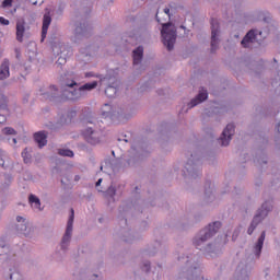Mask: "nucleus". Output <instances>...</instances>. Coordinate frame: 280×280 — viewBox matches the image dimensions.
I'll use <instances>...</instances> for the list:
<instances>
[{
	"label": "nucleus",
	"instance_id": "obj_1",
	"mask_svg": "<svg viewBox=\"0 0 280 280\" xmlns=\"http://www.w3.org/2000/svg\"><path fill=\"white\" fill-rule=\"evenodd\" d=\"M155 19L160 25H162V38L163 45L167 47L168 51L174 49V44L176 43V27L170 23V20H165V14L158 11L155 14Z\"/></svg>",
	"mask_w": 280,
	"mask_h": 280
},
{
	"label": "nucleus",
	"instance_id": "obj_2",
	"mask_svg": "<svg viewBox=\"0 0 280 280\" xmlns=\"http://www.w3.org/2000/svg\"><path fill=\"white\" fill-rule=\"evenodd\" d=\"M220 226H222V223L215 221L201 230L199 234L194 238V245L196 246V248L202 250L205 242H207V240H211V237H213V235H215L218 231H220Z\"/></svg>",
	"mask_w": 280,
	"mask_h": 280
},
{
	"label": "nucleus",
	"instance_id": "obj_3",
	"mask_svg": "<svg viewBox=\"0 0 280 280\" xmlns=\"http://www.w3.org/2000/svg\"><path fill=\"white\" fill-rule=\"evenodd\" d=\"M74 86H78V82L73 80L65 82L60 95V102H67V100L75 102L78 100H82V93L80 92V88L75 89Z\"/></svg>",
	"mask_w": 280,
	"mask_h": 280
},
{
	"label": "nucleus",
	"instance_id": "obj_4",
	"mask_svg": "<svg viewBox=\"0 0 280 280\" xmlns=\"http://www.w3.org/2000/svg\"><path fill=\"white\" fill-rule=\"evenodd\" d=\"M191 159L185 164L184 167V176H188L189 178H198L200 176V165H198L199 160L196 154L190 155Z\"/></svg>",
	"mask_w": 280,
	"mask_h": 280
},
{
	"label": "nucleus",
	"instance_id": "obj_5",
	"mask_svg": "<svg viewBox=\"0 0 280 280\" xmlns=\"http://www.w3.org/2000/svg\"><path fill=\"white\" fill-rule=\"evenodd\" d=\"M75 218V212L71 209V214L67 222L66 232L61 238V249L67 250L69 248V244H71V237L73 236V220Z\"/></svg>",
	"mask_w": 280,
	"mask_h": 280
},
{
	"label": "nucleus",
	"instance_id": "obj_6",
	"mask_svg": "<svg viewBox=\"0 0 280 280\" xmlns=\"http://www.w3.org/2000/svg\"><path fill=\"white\" fill-rule=\"evenodd\" d=\"M101 85L106 86L105 95L107 97H115L117 95V81H115V78L105 77L101 79Z\"/></svg>",
	"mask_w": 280,
	"mask_h": 280
},
{
	"label": "nucleus",
	"instance_id": "obj_7",
	"mask_svg": "<svg viewBox=\"0 0 280 280\" xmlns=\"http://www.w3.org/2000/svg\"><path fill=\"white\" fill-rule=\"evenodd\" d=\"M220 36V23L218 20H211V51L218 50V47L220 45V39L218 38Z\"/></svg>",
	"mask_w": 280,
	"mask_h": 280
},
{
	"label": "nucleus",
	"instance_id": "obj_8",
	"mask_svg": "<svg viewBox=\"0 0 280 280\" xmlns=\"http://www.w3.org/2000/svg\"><path fill=\"white\" fill-rule=\"evenodd\" d=\"M82 135L88 141V143H91L92 145H95L100 143V139H102V133L100 131L93 130V127H88L82 131Z\"/></svg>",
	"mask_w": 280,
	"mask_h": 280
},
{
	"label": "nucleus",
	"instance_id": "obj_9",
	"mask_svg": "<svg viewBox=\"0 0 280 280\" xmlns=\"http://www.w3.org/2000/svg\"><path fill=\"white\" fill-rule=\"evenodd\" d=\"M234 135H235V125L229 124L220 137L221 145L223 147L229 145Z\"/></svg>",
	"mask_w": 280,
	"mask_h": 280
},
{
	"label": "nucleus",
	"instance_id": "obj_10",
	"mask_svg": "<svg viewBox=\"0 0 280 280\" xmlns=\"http://www.w3.org/2000/svg\"><path fill=\"white\" fill-rule=\"evenodd\" d=\"M16 222L18 224L15 225V228L18 233H20L21 235H25L27 237V235H30V225H28L27 219L21 215H18Z\"/></svg>",
	"mask_w": 280,
	"mask_h": 280
},
{
	"label": "nucleus",
	"instance_id": "obj_11",
	"mask_svg": "<svg viewBox=\"0 0 280 280\" xmlns=\"http://www.w3.org/2000/svg\"><path fill=\"white\" fill-rule=\"evenodd\" d=\"M275 205V201L272 199L266 200L260 209L257 211L256 215H259L260 218H262V220H266V218L268 217V213H270V211H272V207Z\"/></svg>",
	"mask_w": 280,
	"mask_h": 280
},
{
	"label": "nucleus",
	"instance_id": "obj_12",
	"mask_svg": "<svg viewBox=\"0 0 280 280\" xmlns=\"http://www.w3.org/2000/svg\"><path fill=\"white\" fill-rule=\"evenodd\" d=\"M264 242H266V231H262L260 236L258 237L257 242L253 247V253L257 259L261 257V250L264 248Z\"/></svg>",
	"mask_w": 280,
	"mask_h": 280
},
{
	"label": "nucleus",
	"instance_id": "obj_13",
	"mask_svg": "<svg viewBox=\"0 0 280 280\" xmlns=\"http://www.w3.org/2000/svg\"><path fill=\"white\" fill-rule=\"evenodd\" d=\"M208 97L209 93L207 92V90H205V88H202L199 91V94L190 101V103L188 104V108H194L195 106H198V104H202V102H205V100H207Z\"/></svg>",
	"mask_w": 280,
	"mask_h": 280
},
{
	"label": "nucleus",
	"instance_id": "obj_14",
	"mask_svg": "<svg viewBox=\"0 0 280 280\" xmlns=\"http://www.w3.org/2000/svg\"><path fill=\"white\" fill-rule=\"evenodd\" d=\"M200 266L197 265L195 267H190L186 273L183 275V277L179 278V280H198V277H200Z\"/></svg>",
	"mask_w": 280,
	"mask_h": 280
},
{
	"label": "nucleus",
	"instance_id": "obj_15",
	"mask_svg": "<svg viewBox=\"0 0 280 280\" xmlns=\"http://www.w3.org/2000/svg\"><path fill=\"white\" fill-rule=\"evenodd\" d=\"M88 26L86 23L77 25L74 28V36L72 37L73 43H78V40L84 38V36H86V32H88Z\"/></svg>",
	"mask_w": 280,
	"mask_h": 280
},
{
	"label": "nucleus",
	"instance_id": "obj_16",
	"mask_svg": "<svg viewBox=\"0 0 280 280\" xmlns=\"http://www.w3.org/2000/svg\"><path fill=\"white\" fill-rule=\"evenodd\" d=\"M253 43H257V33L249 31L241 42V45L245 48L253 47Z\"/></svg>",
	"mask_w": 280,
	"mask_h": 280
},
{
	"label": "nucleus",
	"instance_id": "obj_17",
	"mask_svg": "<svg viewBox=\"0 0 280 280\" xmlns=\"http://www.w3.org/2000/svg\"><path fill=\"white\" fill-rule=\"evenodd\" d=\"M49 25H51V15L49 13H45L43 18V26H42V40L47 38V32L49 30Z\"/></svg>",
	"mask_w": 280,
	"mask_h": 280
},
{
	"label": "nucleus",
	"instance_id": "obj_18",
	"mask_svg": "<svg viewBox=\"0 0 280 280\" xmlns=\"http://www.w3.org/2000/svg\"><path fill=\"white\" fill-rule=\"evenodd\" d=\"M25 36V20H19L16 22V40L23 43V37Z\"/></svg>",
	"mask_w": 280,
	"mask_h": 280
},
{
	"label": "nucleus",
	"instance_id": "obj_19",
	"mask_svg": "<svg viewBox=\"0 0 280 280\" xmlns=\"http://www.w3.org/2000/svg\"><path fill=\"white\" fill-rule=\"evenodd\" d=\"M261 222H264V219L259 214H255L247 229V235H253V233H255V229H257Z\"/></svg>",
	"mask_w": 280,
	"mask_h": 280
},
{
	"label": "nucleus",
	"instance_id": "obj_20",
	"mask_svg": "<svg viewBox=\"0 0 280 280\" xmlns=\"http://www.w3.org/2000/svg\"><path fill=\"white\" fill-rule=\"evenodd\" d=\"M34 140L38 148H45L47 145V133L45 131H39L34 135Z\"/></svg>",
	"mask_w": 280,
	"mask_h": 280
},
{
	"label": "nucleus",
	"instance_id": "obj_21",
	"mask_svg": "<svg viewBox=\"0 0 280 280\" xmlns=\"http://www.w3.org/2000/svg\"><path fill=\"white\" fill-rule=\"evenodd\" d=\"M10 75V61L5 59L0 66V80H8Z\"/></svg>",
	"mask_w": 280,
	"mask_h": 280
},
{
	"label": "nucleus",
	"instance_id": "obj_22",
	"mask_svg": "<svg viewBox=\"0 0 280 280\" xmlns=\"http://www.w3.org/2000/svg\"><path fill=\"white\" fill-rule=\"evenodd\" d=\"M93 89H97V81L85 83L79 88L81 92V97H84L89 91H93Z\"/></svg>",
	"mask_w": 280,
	"mask_h": 280
},
{
	"label": "nucleus",
	"instance_id": "obj_23",
	"mask_svg": "<svg viewBox=\"0 0 280 280\" xmlns=\"http://www.w3.org/2000/svg\"><path fill=\"white\" fill-rule=\"evenodd\" d=\"M28 202L35 211H43V208L40 207V199L35 195H30Z\"/></svg>",
	"mask_w": 280,
	"mask_h": 280
},
{
	"label": "nucleus",
	"instance_id": "obj_24",
	"mask_svg": "<svg viewBox=\"0 0 280 280\" xmlns=\"http://www.w3.org/2000/svg\"><path fill=\"white\" fill-rule=\"evenodd\" d=\"M141 60H143V48L139 46L133 50V65H141Z\"/></svg>",
	"mask_w": 280,
	"mask_h": 280
},
{
	"label": "nucleus",
	"instance_id": "obj_25",
	"mask_svg": "<svg viewBox=\"0 0 280 280\" xmlns=\"http://www.w3.org/2000/svg\"><path fill=\"white\" fill-rule=\"evenodd\" d=\"M208 188L206 187L205 190V200L206 202H213L215 200V196H213V187L211 186V183L207 184Z\"/></svg>",
	"mask_w": 280,
	"mask_h": 280
},
{
	"label": "nucleus",
	"instance_id": "obj_26",
	"mask_svg": "<svg viewBox=\"0 0 280 280\" xmlns=\"http://www.w3.org/2000/svg\"><path fill=\"white\" fill-rule=\"evenodd\" d=\"M77 115L78 112H75V109L68 110L67 114L62 116L61 124H71V120L75 118Z\"/></svg>",
	"mask_w": 280,
	"mask_h": 280
},
{
	"label": "nucleus",
	"instance_id": "obj_27",
	"mask_svg": "<svg viewBox=\"0 0 280 280\" xmlns=\"http://www.w3.org/2000/svg\"><path fill=\"white\" fill-rule=\"evenodd\" d=\"M206 253H208L209 255H211V257H213V255L218 254V245H213V244H208L205 247Z\"/></svg>",
	"mask_w": 280,
	"mask_h": 280
},
{
	"label": "nucleus",
	"instance_id": "obj_28",
	"mask_svg": "<svg viewBox=\"0 0 280 280\" xmlns=\"http://www.w3.org/2000/svg\"><path fill=\"white\" fill-rule=\"evenodd\" d=\"M49 91L50 92H47V97L49 98V100H56V97H57V95H58V88H56L55 85H51L50 88H49Z\"/></svg>",
	"mask_w": 280,
	"mask_h": 280
},
{
	"label": "nucleus",
	"instance_id": "obj_29",
	"mask_svg": "<svg viewBox=\"0 0 280 280\" xmlns=\"http://www.w3.org/2000/svg\"><path fill=\"white\" fill-rule=\"evenodd\" d=\"M58 154L60 156H68L69 159H73V152L69 149H59Z\"/></svg>",
	"mask_w": 280,
	"mask_h": 280
},
{
	"label": "nucleus",
	"instance_id": "obj_30",
	"mask_svg": "<svg viewBox=\"0 0 280 280\" xmlns=\"http://www.w3.org/2000/svg\"><path fill=\"white\" fill-rule=\"evenodd\" d=\"M113 107L110 106V104H105L102 108V113H103V117H110Z\"/></svg>",
	"mask_w": 280,
	"mask_h": 280
},
{
	"label": "nucleus",
	"instance_id": "obj_31",
	"mask_svg": "<svg viewBox=\"0 0 280 280\" xmlns=\"http://www.w3.org/2000/svg\"><path fill=\"white\" fill-rule=\"evenodd\" d=\"M2 132L4 133V135H7V136H16L18 133H16V130L14 129V128H12V127H4L3 129H2Z\"/></svg>",
	"mask_w": 280,
	"mask_h": 280
},
{
	"label": "nucleus",
	"instance_id": "obj_32",
	"mask_svg": "<svg viewBox=\"0 0 280 280\" xmlns=\"http://www.w3.org/2000/svg\"><path fill=\"white\" fill-rule=\"evenodd\" d=\"M22 156L24 159V163H31L32 162V155H30L27 153V149H25L23 152H22Z\"/></svg>",
	"mask_w": 280,
	"mask_h": 280
},
{
	"label": "nucleus",
	"instance_id": "obj_33",
	"mask_svg": "<svg viewBox=\"0 0 280 280\" xmlns=\"http://www.w3.org/2000/svg\"><path fill=\"white\" fill-rule=\"evenodd\" d=\"M160 14H164V21H170V19H171L170 8L163 9V11H160Z\"/></svg>",
	"mask_w": 280,
	"mask_h": 280
},
{
	"label": "nucleus",
	"instance_id": "obj_34",
	"mask_svg": "<svg viewBox=\"0 0 280 280\" xmlns=\"http://www.w3.org/2000/svg\"><path fill=\"white\" fill-rule=\"evenodd\" d=\"M141 145H139V144H133L132 147H131V152H138V158L139 156H142V153H141Z\"/></svg>",
	"mask_w": 280,
	"mask_h": 280
},
{
	"label": "nucleus",
	"instance_id": "obj_35",
	"mask_svg": "<svg viewBox=\"0 0 280 280\" xmlns=\"http://www.w3.org/2000/svg\"><path fill=\"white\" fill-rule=\"evenodd\" d=\"M14 0H3L2 8H12V2Z\"/></svg>",
	"mask_w": 280,
	"mask_h": 280
},
{
	"label": "nucleus",
	"instance_id": "obj_36",
	"mask_svg": "<svg viewBox=\"0 0 280 280\" xmlns=\"http://www.w3.org/2000/svg\"><path fill=\"white\" fill-rule=\"evenodd\" d=\"M107 194L113 197V196H115V194H117V190L115 189L114 186H110V187L107 189Z\"/></svg>",
	"mask_w": 280,
	"mask_h": 280
},
{
	"label": "nucleus",
	"instance_id": "obj_37",
	"mask_svg": "<svg viewBox=\"0 0 280 280\" xmlns=\"http://www.w3.org/2000/svg\"><path fill=\"white\" fill-rule=\"evenodd\" d=\"M142 270L144 272H150V261H144Z\"/></svg>",
	"mask_w": 280,
	"mask_h": 280
},
{
	"label": "nucleus",
	"instance_id": "obj_38",
	"mask_svg": "<svg viewBox=\"0 0 280 280\" xmlns=\"http://www.w3.org/2000/svg\"><path fill=\"white\" fill-rule=\"evenodd\" d=\"M0 24L1 25H10V20H8L3 16H0Z\"/></svg>",
	"mask_w": 280,
	"mask_h": 280
},
{
	"label": "nucleus",
	"instance_id": "obj_39",
	"mask_svg": "<svg viewBox=\"0 0 280 280\" xmlns=\"http://www.w3.org/2000/svg\"><path fill=\"white\" fill-rule=\"evenodd\" d=\"M59 65H62V62H66L65 58L60 57L57 61Z\"/></svg>",
	"mask_w": 280,
	"mask_h": 280
},
{
	"label": "nucleus",
	"instance_id": "obj_40",
	"mask_svg": "<svg viewBox=\"0 0 280 280\" xmlns=\"http://www.w3.org/2000/svg\"><path fill=\"white\" fill-rule=\"evenodd\" d=\"M102 178H100L97 182H96V187H100L102 185Z\"/></svg>",
	"mask_w": 280,
	"mask_h": 280
},
{
	"label": "nucleus",
	"instance_id": "obj_41",
	"mask_svg": "<svg viewBox=\"0 0 280 280\" xmlns=\"http://www.w3.org/2000/svg\"><path fill=\"white\" fill-rule=\"evenodd\" d=\"M92 75H93V73L88 72V73L85 74V78H91Z\"/></svg>",
	"mask_w": 280,
	"mask_h": 280
},
{
	"label": "nucleus",
	"instance_id": "obj_42",
	"mask_svg": "<svg viewBox=\"0 0 280 280\" xmlns=\"http://www.w3.org/2000/svg\"><path fill=\"white\" fill-rule=\"evenodd\" d=\"M12 143H13V145H16V143H18L16 138L12 139Z\"/></svg>",
	"mask_w": 280,
	"mask_h": 280
},
{
	"label": "nucleus",
	"instance_id": "obj_43",
	"mask_svg": "<svg viewBox=\"0 0 280 280\" xmlns=\"http://www.w3.org/2000/svg\"><path fill=\"white\" fill-rule=\"evenodd\" d=\"M277 130H278V132L280 133V122H279L278 126H277Z\"/></svg>",
	"mask_w": 280,
	"mask_h": 280
},
{
	"label": "nucleus",
	"instance_id": "obj_44",
	"mask_svg": "<svg viewBox=\"0 0 280 280\" xmlns=\"http://www.w3.org/2000/svg\"><path fill=\"white\" fill-rule=\"evenodd\" d=\"M10 279H11V280H13V279H14V273H12V275L10 276Z\"/></svg>",
	"mask_w": 280,
	"mask_h": 280
},
{
	"label": "nucleus",
	"instance_id": "obj_45",
	"mask_svg": "<svg viewBox=\"0 0 280 280\" xmlns=\"http://www.w3.org/2000/svg\"><path fill=\"white\" fill-rule=\"evenodd\" d=\"M186 264H188V265L191 264V260L187 259V260H186Z\"/></svg>",
	"mask_w": 280,
	"mask_h": 280
},
{
	"label": "nucleus",
	"instance_id": "obj_46",
	"mask_svg": "<svg viewBox=\"0 0 280 280\" xmlns=\"http://www.w3.org/2000/svg\"><path fill=\"white\" fill-rule=\"evenodd\" d=\"M75 180H80V176H75V178H74Z\"/></svg>",
	"mask_w": 280,
	"mask_h": 280
},
{
	"label": "nucleus",
	"instance_id": "obj_47",
	"mask_svg": "<svg viewBox=\"0 0 280 280\" xmlns=\"http://www.w3.org/2000/svg\"><path fill=\"white\" fill-rule=\"evenodd\" d=\"M125 242H130V240H128V238H125Z\"/></svg>",
	"mask_w": 280,
	"mask_h": 280
},
{
	"label": "nucleus",
	"instance_id": "obj_48",
	"mask_svg": "<svg viewBox=\"0 0 280 280\" xmlns=\"http://www.w3.org/2000/svg\"><path fill=\"white\" fill-rule=\"evenodd\" d=\"M122 222H125V224H126L127 220H122Z\"/></svg>",
	"mask_w": 280,
	"mask_h": 280
},
{
	"label": "nucleus",
	"instance_id": "obj_49",
	"mask_svg": "<svg viewBox=\"0 0 280 280\" xmlns=\"http://www.w3.org/2000/svg\"><path fill=\"white\" fill-rule=\"evenodd\" d=\"M94 277H97V275H94Z\"/></svg>",
	"mask_w": 280,
	"mask_h": 280
}]
</instances>
